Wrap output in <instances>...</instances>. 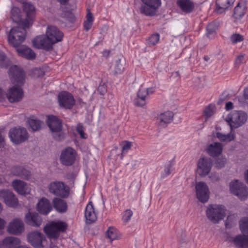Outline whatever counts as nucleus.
<instances>
[{
    "label": "nucleus",
    "mask_w": 248,
    "mask_h": 248,
    "mask_svg": "<svg viewBox=\"0 0 248 248\" xmlns=\"http://www.w3.org/2000/svg\"><path fill=\"white\" fill-rule=\"evenodd\" d=\"M30 27H25L20 21V24H18L17 26L12 28L8 36L9 45L15 47H18L25 41L27 30Z\"/></svg>",
    "instance_id": "f257e3e1"
},
{
    "label": "nucleus",
    "mask_w": 248,
    "mask_h": 248,
    "mask_svg": "<svg viewBox=\"0 0 248 248\" xmlns=\"http://www.w3.org/2000/svg\"><path fill=\"white\" fill-rule=\"evenodd\" d=\"M247 114L242 111L233 110L225 119L232 130L242 126L247 120Z\"/></svg>",
    "instance_id": "f03ea898"
},
{
    "label": "nucleus",
    "mask_w": 248,
    "mask_h": 248,
    "mask_svg": "<svg viewBox=\"0 0 248 248\" xmlns=\"http://www.w3.org/2000/svg\"><path fill=\"white\" fill-rule=\"evenodd\" d=\"M46 123L55 140L61 141L64 139L65 135L62 131V123L59 119L53 115L49 116Z\"/></svg>",
    "instance_id": "7ed1b4c3"
},
{
    "label": "nucleus",
    "mask_w": 248,
    "mask_h": 248,
    "mask_svg": "<svg viewBox=\"0 0 248 248\" xmlns=\"http://www.w3.org/2000/svg\"><path fill=\"white\" fill-rule=\"evenodd\" d=\"M22 7L25 17L20 21L25 27H31L36 17V8L31 2L27 1H23Z\"/></svg>",
    "instance_id": "20e7f679"
},
{
    "label": "nucleus",
    "mask_w": 248,
    "mask_h": 248,
    "mask_svg": "<svg viewBox=\"0 0 248 248\" xmlns=\"http://www.w3.org/2000/svg\"><path fill=\"white\" fill-rule=\"evenodd\" d=\"M8 135L12 142L16 144H19L25 141L29 138L27 130L20 127H15L10 129Z\"/></svg>",
    "instance_id": "39448f33"
},
{
    "label": "nucleus",
    "mask_w": 248,
    "mask_h": 248,
    "mask_svg": "<svg viewBox=\"0 0 248 248\" xmlns=\"http://www.w3.org/2000/svg\"><path fill=\"white\" fill-rule=\"evenodd\" d=\"M213 165V160L209 157H201L197 162V172L199 176L205 177L209 174Z\"/></svg>",
    "instance_id": "423d86ee"
},
{
    "label": "nucleus",
    "mask_w": 248,
    "mask_h": 248,
    "mask_svg": "<svg viewBox=\"0 0 248 248\" xmlns=\"http://www.w3.org/2000/svg\"><path fill=\"white\" fill-rule=\"evenodd\" d=\"M67 228L65 223L62 221H53L44 227V231L50 238H57L60 232H64Z\"/></svg>",
    "instance_id": "0eeeda50"
},
{
    "label": "nucleus",
    "mask_w": 248,
    "mask_h": 248,
    "mask_svg": "<svg viewBox=\"0 0 248 248\" xmlns=\"http://www.w3.org/2000/svg\"><path fill=\"white\" fill-rule=\"evenodd\" d=\"M230 190L241 200H245L248 196V188L244 183L237 180L230 183Z\"/></svg>",
    "instance_id": "6e6552de"
},
{
    "label": "nucleus",
    "mask_w": 248,
    "mask_h": 248,
    "mask_svg": "<svg viewBox=\"0 0 248 248\" xmlns=\"http://www.w3.org/2000/svg\"><path fill=\"white\" fill-rule=\"evenodd\" d=\"M49 192L56 196L66 198L69 195V188L61 181H54L48 185Z\"/></svg>",
    "instance_id": "1a4fd4ad"
},
{
    "label": "nucleus",
    "mask_w": 248,
    "mask_h": 248,
    "mask_svg": "<svg viewBox=\"0 0 248 248\" xmlns=\"http://www.w3.org/2000/svg\"><path fill=\"white\" fill-rule=\"evenodd\" d=\"M196 197L202 202H207L210 197V191L207 184L203 182H197L195 185Z\"/></svg>",
    "instance_id": "9d476101"
},
{
    "label": "nucleus",
    "mask_w": 248,
    "mask_h": 248,
    "mask_svg": "<svg viewBox=\"0 0 248 248\" xmlns=\"http://www.w3.org/2000/svg\"><path fill=\"white\" fill-rule=\"evenodd\" d=\"M76 156V151L74 149L68 147L62 152L60 160L62 164L67 166H71L75 162Z\"/></svg>",
    "instance_id": "9b49d317"
},
{
    "label": "nucleus",
    "mask_w": 248,
    "mask_h": 248,
    "mask_svg": "<svg viewBox=\"0 0 248 248\" xmlns=\"http://www.w3.org/2000/svg\"><path fill=\"white\" fill-rule=\"evenodd\" d=\"M32 43L36 48H42L46 50L52 49L54 45L46 34L37 36L32 40Z\"/></svg>",
    "instance_id": "f8f14e48"
},
{
    "label": "nucleus",
    "mask_w": 248,
    "mask_h": 248,
    "mask_svg": "<svg viewBox=\"0 0 248 248\" xmlns=\"http://www.w3.org/2000/svg\"><path fill=\"white\" fill-rule=\"evenodd\" d=\"M206 153L211 157H217V132H213L208 137V143L205 149Z\"/></svg>",
    "instance_id": "ddd939ff"
},
{
    "label": "nucleus",
    "mask_w": 248,
    "mask_h": 248,
    "mask_svg": "<svg viewBox=\"0 0 248 248\" xmlns=\"http://www.w3.org/2000/svg\"><path fill=\"white\" fill-rule=\"evenodd\" d=\"M58 102L61 107L70 109L75 105L73 95L68 92H62L58 95Z\"/></svg>",
    "instance_id": "4468645a"
},
{
    "label": "nucleus",
    "mask_w": 248,
    "mask_h": 248,
    "mask_svg": "<svg viewBox=\"0 0 248 248\" xmlns=\"http://www.w3.org/2000/svg\"><path fill=\"white\" fill-rule=\"evenodd\" d=\"M160 5V1H145L141 4L140 11L146 16H152L155 14L157 9Z\"/></svg>",
    "instance_id": "2eb2a0df"
},
{
    "label": "nucleus",
    "mask_w": 248,
    "mask_h": 248,
    "mask_svg": "<svg viewBox=\"0 0 248 248\" xmlns=\"http://www.w3.org/2000/svg\"><path fill=\"white\" fill-rule=\"evenodd\" d=\"M0 199L9 207H15L17 205L18 200L14 194L8 189L0 190Z\"/></svg>",
    "instance_id": "dca6fc26"
},
{
    "label": "nucleus",
    "mask_w": 248,
    "mask_h": 248,
    "mask_svg": "<svg viewBox=\"0 0 248 248\" xmlns=\"http://www.w3.org/2000/svg\"><path fill=\"white\" fill-rule=\"evenodd\" d=\"M24 224L22 219L15 218L11 220L7 227V231L11 234L20 235L24 231Z\"/></svg>",
    "instance_id": "f3484780"
},
{
    "label": "nucleus",
    "mask_w": 248,
    "mask_h": 248,
    "mask_svg": "<svg viewBox=\"0 0 248 248\" xmlns=\"http://www.w3.org/2000/svg\"><path fill=\"white\" fill-rule=\"evenodd\" d=\"M24 95L22 89L16 85L10 88L6 94V97L11 103H16L21 100Z\"/></svg>",
    "instance_id": "a211bd4d"
},
{
    "label": "nucleus",
    "mask_w": 248,
    "mask_h": 248,
    "mask_svg": "<svg viewBox=\"0 0 248 248\" xmlns=\"http://www.w3.org/2000/svg\"><path fill=\"white\" fill-rule=\"evenodd\" d=\"M11 80L18 84H23L24 80L25 74L23 70L16 65L12 66L9 71Z\"/></svg>",
    "instance_id": "6ab92c4d"
},
{
    "label": "nucleus",
    "mask_w": 248,
    "mask_h": 248,
    "mask_svg": "<svg viewBox=\"0 0 248 248\" xmlns=\"http://www.w3.org/2000/svg\"><path fill=\"white\" fill-rule=\"evenodd\" d=\"M46 35L54 44L61 42L63 37V33L57 27L49 25L47 26Z\"/></svg>",
    "instance_id": "aec40b11"
},
{
    "label": "nucleus",
    "mask_w": 248,
    "mask_h": 248,
    "mask_svg": "<svg viewBox=\"0 0 248 248\" xmlns=\"http://www.w3.org/2000/svg\"><path fill=\"white\" fill-rule=\"evenodd\" d=\"M30 243L34 248H41L44 247L43 243L45 241L44 236L38 232L30 233L28 236Z\"/></svg>",
    "instance_id": "412c9836"
},
{
    "label": "nucleus",
    "mask_w": 248,
    "mask_h": 248,
    "mask_svg": "<svg viewBox=\"0 0 248 248\" xmlns=\"http://www.w3.org/2000/svg\"><path fill=\"white\" fill-rule=\"evenodd\" d=\"M53 207L50 201L46 198L40 199L36 205V210L43 215H48L52 210Z\"/></svg>",
    "instance_id": "4be33fe9"
},
{
    "label": "nucleus",
    "mask_w": 248,
    "mask_h": 248,
    "mask_svg": "<svg viewBox=\"0 0 248 248\" xmlns=\"http://www.w3.org/2000/svg\"><path fill=\"white\" fill-rule=\"evenodd\" d=\"M26 223L31 226L39 227L42 222L41 217L36 213L29 212L25 216Z\"/></svg>",
    "instance_id": "5701e85b"
},
{
    "label": "nucleus",
    "mask_w": 248,
    "mask_h": 248,
    "mask_svg": "<svg viewBox=\"0 0 248 248\" xmlns=\"http://www.w3.org/2000/svg\"><path fill=\"white\" fill-rule=\"evenodd\" d=\"M14 189L20 195H26L30 193L31 188L22 181L15 180L12 182Z\"/></svg>",
    "instance_id": "b1692460"
},
{
    "label": "nucleus",
    "mask_w": 248,
    "mask_h": 248,
    "mask_svg": "<svg viewBox=\"0 0 248 248\" xmlns=\"http://www.w3.org/2000/svg\"><path fill=\"white\" fill-rule=\"evenodd\" d=\"M153 93L151 89L140 88L137 93L138 98L135 100V104L137 106L142 107L145 104V98L149 93Z\"/></svg>",
    "instance_id": "393cba45"
},
{
    "label": "nucleus",
    "mask_w": 248,
    "mask_h": 248,
    "mask_svg": "<svg viewBox=\"0 0 248 248\" xmlns=\"http://www.w3.org/2000/svg\"><path fill=\"white\" fill-rule=\"evenodd\" d=\"M21 245L20 239L17 237L9 236L5 238L1 245V248H18Z\"/></svg>",
    "instance_id": "a878e982"
},
{
    "label": "nucleus",
    "mask_w": 248,
    "mask_h": 248,
    "mask_svg": "<svg viewBox=\"0 0 248 248\" xmlns=\"http://www.w3.org/2000/svg\"><path fill=\"white\" fill-rule=\"evenodd\" d=\"M85 217L86 222L90 224L94 222L97 219L96 214L92 202H90L86 207Z\"/></svg>",
    "instance_id": "bb28decb"
},
{
    "label": "nucleus",
    "mask_w": 248,
    "mask_h": 248,
    "mask_svg": "<svg viewBox=\"0 0 248 248\" xmlns=\"http://www.w3.org/2000/svg\"><path fill=\"white\" fill-rule=\"evenodd\" d=\"M11 173L16 176L28 180L30 178L31 172L22 166H14L11 169Z\"/></svg>",
    "instance_id": "cd10ccee"
},
{
    "label": "nucleus",
    "mask_w": 248,
    "mask_h": 248,
    "mask_svg": "<svg viewBox=\"0 0 248 248\" xmlns=\"http://www.w3.org/2000/svg\"><path fill=\"white\" fill-rule=\"evenodd\" d=\"M206 215L208 219L212 223H217V205L209 204L206 210Z\"/></svg>",
    "instance_id": "c85d7f7f"
},
{
    "label": "nucleus",
    "mask_w": 248,
    "mask_h": 248,
    "mask_svg": "<svg viewBox=\"0 0 248 248\" xmlns=\"http://www.w3.org/2000/svg\"><path fill=\"white\" fill-rule=\"evenodd\" d=\"M246 1H240L238 2L234 9L233 16L236 20H239L242 18L246 13Z\"/></svg>",
    "instance_id": "c756f323"
},
{
    "label": "nucleus",
    "mask_w": 248,
    "mask_h": 248,
    "mask_svg": "<svg viewBox=\"0 0 248 248\" xmlns=\"http://www.w3.org/2000/svg\"><path fill=\"white\" fill-rule=\"evenodd\" d=\"M173 113L170 111H167L160 113L157 117V121L161 126H165L172 120Z\"/></svg>",
    "instance_id": "7c9ffc66"
},
{
    "label": "nucleus",
    "mask_w": 248,
    "mask_h": 248,
    "mask_svg": "<svg viewBox=\"0 0 248 248\" xmlns=\"http://www.w3.org/2000/svg\"><path fill=\"white\" fill-rule=\"evenodd\" d=\"M53 207L59 213H63L67 210V205L65 201L59 198H55L52 201Z\"/></svg>",
    "instance_id": "2f4dec72"
},
{
    "label": "nucleus",
    "mask_w": 248,
    "mask_h": 248,
    "mask_svg": "<svg viewBox=\"0 0 248 248\" xmlns=\"http://www.w3.org/2000/svg\"><path fill=\"white\" fill-rule=\"evenodd\" d=\"M18 53L21 56L29 60H33L35 58V53L29 47L26 46H22L16 49Z\"/></svg>",
    "instance_id": "473e14b6"
},
{
    "label": "nucleus",
    "mask_w": 248,
    "mask_h": 248,
    "mask_svg": "<svg viewBox=\"0 0 248 248\" xmlns=\"http://www.w3.org/2000/svg\"><path fill=\"white\" fill-rule=\"evenodd\" d=\"M246 235H238L233 238L234 245L238 248H248V237Z\"/></svg>",
    "instance_id": "72a5a7b5"
},
{
    "label": "nucleus",
    "mask_w": 248,
    "mask_h": 248,
    "mask_svg": "<svg viewBox=\"0 0 248 248\" xmlns=\"http://www.w3.org/2000/svg\"><path fill=\"white\" fill-rule=\"evenodd\" d=\"M177 5L186 13L191 12L195 6L194 3L192 1H177Z\"/></svg>",
    "instance_id": "f704fd0d"
},
{
    "label": "nucleus",
    "mask_w": 248,
    "mask_h": 248,
    "mask_svg": "<svg viewBox=\"0 0 248 248\" xmlns=\"http://www.w3.org/2000/svg\"><path fill=\"white\" fill-rule=\"evenodd\" d=\"M125 61L124 59H119L115 62L113 73L114 75H118L122 74L125 68Z\"/></svg>",
    "instance_id": "c9c22d12"
},
{
    "label": "nucleus",
    "mask_w": 248,
    "mask_h": 248,
    "mask_svg": "<svg viewBox=\"0 0 248 248\" xmlns=\"http://www.w3.org/2000/svg\"><path fill=\"white\" fill-rule=\"evenodd\" d=\"M216 112V106L215 104H211L207 106L203 112V116L205 118L204 122L212 116Z\"/></svg>",
    "instance_id": "e433bc0d"
},
{
    "label": "nucleus",
    "mask_w": 248,
    "mask_h": 248,
    "mask_svg": "<svg viewBox=\"0 0 248 248\" xmlns=\"http://www.w3.org/2000/svg\"><path fill=\"white\" fill-rule=\"evenodd\" d=\"M235 137V132L232 129H231L230 133L227 134H223L218 132V139L221 141L229 142L234 140Z\"/></svg>",
    "instance_id": "4c0bfd02"
},
{
    "label": "nucleus",
    "mask_w": 248,
    "mask_h": 248,
    "mask_svg": "<svg viewBox=\"0 0 248 248\" xmlns=\"http://www.w3.org/2000/svg\"><path fill=\"white\" fill-rule=\"evenodd\" d=\"M222 149V144L218 142V169L224 167L226 163V159L221 155Z\"/></svg>",
    "instance_id": "58836bf2"
},
{
    "label": "nucleus",
    "mask_w": 248,
    "mask_h": 248,
    "mask_svg": "<svg viewBox=\"0 0 248 248\" xmlns=\"http://www.w3.org/2000/svg\"><path fill=\"white\" fill-rule=\"evenodd\" d=\"M28 123L32 131H38L41 129L42 122L34 119H29Z\"/></svg>",
    "instance_id": "ea45409f"
},
{
    "label": "nucleus",
    "mask_w": 248,
    "mask_h": 248,
    "mask_svg": "<svg viewBox=\"0 0 248 248\" xmlns=\"http://www.w3.org/2000/svg\"><path fill=\"white\" fill-rule=\"evenodd\" d=\"M11 18L13 21L20 24V20H22L20 17V10L18 7H13L11 10Z\"/></svg>",
    "instance_id": "a19ab883"
},
{
    "label": "nucleus",
    "mask_w": 248,
    "mask_h": 248,
    "mask_svg": "<svg viewBox=\"0 0 248 248\" xmlns=\"http://www.w3.org/2000/svg\"><path fill=\"white\" fill-rule=\"evenodd\" d=\"M60 9L64 14H66L71 12L74 9V6L69 3V1H60Z\"/></svg>",
    "instance_id": "79ce46f5"
},
{
    "label": "nucleus",
    "mask_w": 248,
    "mask_h": 248,
    "mask_svg": "<svg viewBox=\"0 0 248 248\" xmlns=\"http://www.w3.org/2000/svg\"><path fill=\"white\" fill-rule=\"evenodd\" d=\"M240 227L243 233L248 236V217L244 218L240 221Z\"/></svg>",
    "instance_id": "37998d69"
},
{
    "label": "nucleus",
    "mask_w": 248,
    "mask_h": 248,
    "mask_svg": "<svg viewBox=\"0 0 248 248\" xmlns=\"http://www.w3.org/2000/svg\"><path fill=\"white\" fill-rule=\"evenodd\" d=\"M233 4V1H225L224 3L218 4V14H221L224 12Z\"/></svg>",
    "instance_id": "c03bdc74"
},
{
    "label": "nucleus",
    "mask_w": 248,
    "mask_h": 248,
    "mask_svg": "<svg viewBox=\"0 0 248 248\" xmlns=\"http://www.w3.org/2000/svg\"><path fill=\"white\" fill-rule=\"evenodd\" d=\"M236 216L234 214L229 215L228 216L225 221V226L226 228H231L235 224Z\"/></svg>",
    "instance_id": "a18cd8bd"
},
{
    "label": "nucleus",
    "mask_w": 248,
    "mask_h": 248,
    "mask_svg": "<svg viewBox=\"0 0 248 248\" xmlns=\"http://www.w3.org/2000/svg\"><path fill=\"white\" fill-rule=\"evenodd\" d=\"M107 236L111 240L117 239L118 235L116 230L113 227H109L107 232Z\"/></svg>",
    "instance_id": "49530a36"
},
{
    "label": "nucleus",
    "mask_w": 248,
    "mask_h": 248,
    "mask_svg": "<svg viewBox=\"0 0 248 248\" xmlns=\"http://www.w3.org/2000/svg\"><path fill=\"white\" fill-rule=\"evenodd\" d=\"M228 211L226 210L224 206L218 205V221L222 219L225 217Z\"/></svg>",
    "instance_id": "de8ad7c7"
},
{
    "label": "nucleus",
    "mask_w": 248,
    "mask_h": 248,
    "mask_svg": "<svg viewBox=\"0 0 248 248\" xmlns=\"http://www.w3.org/2000/svg\"><path fill=\"white\" fill-rule=\"evenodd\" d=\"M159 40V34H155L152 35L148 39V44L149 45L154 46L155 45Z\"/></svg>",
    "instance_id": "09e8293b"
},
{
    "label": "nucleus",
    "mask_w": 248,
    "mask_h": 248,
    "mask_svg": "<svg viewBox=\"0 0 248 248\" xmlns=\"http://www.w3.org/2000/svg\"><path fill=\"white\" fill-rule=\"evenodd\" d=\"M231 40L233 43H237L242 41L244 40V37L240 34L235 33L231 36Z\"/></svg>",
    "instance_id": "8fccbe9b"
},
{
    "label": "nucleus",
    "mask_w": 248,
    "mask_h": 248,
    "mask_svg": "<svg viewBox=\"0 0 248 248\" xmlns=\"http://www.w3.org/2000/svg\"><path fill=\"white\" fill-rule=\"evenodd\" d=\"M132 215L133 212L131 210L127 209L125 210L123 216V220L124 222H127L130 219Z\"/></svg>",
    "instance_id": "3c124183"
},
{
    "label": "nucleus",
    "mask_w": 248,
    "mask_h": 248,
    "mask_svg": "<svg viewBox=\"0 0 248 248\" xmlns=\"http://www.w3.org/2000/svg\"><path fill=\"white\" fill-rule=\"evenodd\" d=\"M121 145L122 146V154H123L125 151H127L131 148L132 146V142L127 140H124L122 142Z\"/></svg>",
    "instance_id": "603ef678"
},
{
    "label": "nucleus",
    "mask_w": 248,
    "mask_h": 248,
    "mask_svg": "<svg viewBox=\"0 0 248 248\" xmlns=\"http://www.w3.org/2000/svg\"><path fill=\"white\" fill-rule=\"evenodd\" d=\"M244 56H245L244 55L241 54V55H238L236 57L235 60V63H234L235 66L236 67H237V68L239 67V66L244 62V61H245Z\"/></svg>",
    "instance_id": "864d4df0"
},
{
    "label": "nucleus",
    "mask_w": 248,
    "mask_h": 248,
    "mask_svg": "<svg viewBox=\"0 0 248 248\" xmlns=\"http://www.w3.org/2000/svg\"><path fill=\"white\" fill-rule=\"evenodd\" d=\"M62 16L65 18L66 20L70 23H73L76 21V17L71 12L66 14H62Z\"/></svg>",
    "instance_id": "5fc2aeb1"
},
{
    "label": "nucleus",
    "mask_w": 248,
    "mask_h": 248,
    "mask_svg": "<svg viewBox=\"0 0 248 248\" xmlns=\"http://www.w3.org/2000/svg\"><path fill=\"white\" fill-rule=\"evenodd\" d=\"M193 82H194V84L192 85V86L194 88L198 90L202 88V86L201 84V80L199 78H196L193 79Z\"/></svg>",
    "instance_id": "6e6d98bb"
},
{
    "label": "nucleus",
    "mask_w": 248,
    "mask_h": 248,
    "mask_svg": "<svg viewBox=\"0 0 248 248\" xmlns=\"http://www.w3.org/2000/svg\"><path fill=\"white\" fill-rule=\"evenodd\" d=\"M171 168V165L170 164H167L165 166L164 172L162 174V177H165L171 173L170 169Z\"/></svg>",
    "instance_id": "4d7b16f0"
},
{
    "label": "nucleus",
    "mask_w": 248,
    "mask_h": 248,
    "mask_svg": "<svg viewBox=\"0 0 248 248\" xmlns=\"http://www.w3.org/2000/svg\"><path fill=\"white\" fill-rule=\"evenodd\" d=\"M77 131L79 133L81 138H85L83 127L81 124H79L77 125Z\"/></svg>",
    "instance_id": "13d9d810"
},
{
    "label": "nucleus",
    "mask_w": 248,
    "mask_h": 248,
    "mask_svg": "<svg viewBox=\"0 0 248 248\" xmlns=\"http://www.w3.org/2000/svg\"><path fill=\"white\" fill-rule=\"evenodd\" d=\"M208 178L212 182H216L217 181V176L216 172H209V174L207 175Z\"/></svg>",
    "instance_id": "bf43d9fd"
},
{
    "label": "nucleus",
    "mask_w": 248,
    "mask_h": 248,
    "mask_svg": "<svg viewBox=\"0 0 248 248\" xmlns=\"http://www.w3.org/2000/svg\"><path fill=\"white\" fill-rule=\"evenodd\" d=\"M93 16L92 15V13L90 11V10L87 9V14L86 15V21L90 22L93 23Z\"/></svg>",
    "instance_id": "052dcab7"
},
{
    "label": "nucleus",
    "mask_w": 248,
    "mask_h": 248,
    "mask_svg": "<svg viewBox=\"0 0 248 248\" xmlns=\"http://www.w3.org/2000/svg\"><path fill=\"white\" fill-rule=\"evenodd\" d=\"M98 92L101 95H104L107 92V87L104 84L100 85L98 88Z\"/></svg>",
    "instance_id": "680f3d73"
},
{
    "label": "nucleus",
    "mask_w": 248,
    "mask_h": 248,
    "mask_svg": "<svg viewBox=\"0 0 248 248\" xmlns=\"http://www.w3.org/2000/svg\"><path fill=\"white\" fill-rule=\"evenodd\" d=\"M171 78L172 80L174 81H178L180 79V75L178 71H176L172 73Z\"/></svg>",
    "instance_id": "e2e57ef3"
},
{
    "label": "nucleus",
    "mask_w": 248,
    "mask_h": 248,
    "mask_svg": "<svg viewBox=\"0 0 248 248\" xmlns=\"http://www.w3.org/2000/svg\"><path fill=\"white\" fill-rule=\"evenodd\" d=\"M207 35L212 33L213 32L215 31V29L213 27V24L211 23L208 25L207 27Z\"/></svg>",
    "instance_id": "0e129e2a"
},
{
    "label": "nucleus",
    "mask_w": 248,
    "mask_h": 248,
    "mask_svg": "<svg viewBox=\"0 0 248 248\" xmlns=\"http://www.w3.org/2000/svg\"><path fill=\"white\" fill-rule=\"evenodd\" d=\"M93 23L90 22L85 21L84 22V27L85 30L87 31H89L92 27Z\"/></svg>",
    "instance_id": "69168bd1"
},
{
    "label": "nucleus",
    "mask_w": 248,
    "mask_h": 248,
    "mask_svg": "<svg viewBox=\"0 0 248 248\" xmlns=\"http://www.w3.org/2000/svg\"><path fill=\"white\" fill-rule=\"evenodd\" d=\"M225 108L227 110H231L233 108V103L232 102H228L226 103Z\"/></svg>",
    "instance_id": "338daca9"
},
{
    "label": "nucleus",
    "mask_w": 248,
    "mask_h": 248,
    "mask_svg": "<svg viewBox=\"0 0 248 248\" xmlns=\"http://www.w3.org/2000/svg\"><path fill=\"white\" fill-rule=\"evenodd\" d=\"M5 96H6V94L0 89V102L2 101L5 99Z\"/></svg>",
    "instance_id": "774afa93"
}]
</instances>
